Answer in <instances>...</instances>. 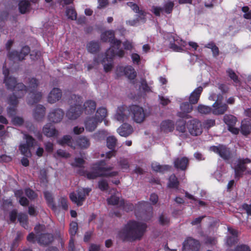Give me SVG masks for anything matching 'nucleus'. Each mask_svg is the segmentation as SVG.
I'll use <instances>...</instances> for the list:
<instances>
[{"instance_id": "nucleus-17", "label": "nucleus", "mask_w": 251, "mask_h": 251, "mask_svg": "<svg viewBox=\"0 0 251 251\" xmlns=\"http://www.w3.org/2000/svg\"><path fill=\"white\" fill-rule=\"evenodd\" d=\"M29 52V48L28 46H25L22 48L20 52L13 51L8 52V56L10 60H13L14 61H21L23 60L25 56L27 55Z\"/></svg>"}, {"instance_id": "nucleus-13", "label": "nucleus", "mask_w": 251, "mask_h": 251, "mask_svg": "<svg viewBox=\"0 0 251 251\" xmlns=\"http://www.w3.org/2000/svg\"><path fill=\"white\" fill-rule=\"evenodd\" d=\"M126 4L128 6L130 7L134 12L138 14V17L136 19L127 21L126 22L127 24L131 26H135L137 25L140 20L145 21L146 13L142 10L140 9L139 7L136 4L132 2H128Z\"/></svg>"}, {"instance_id": "nucleus-20", "label": "nucleus", "mask_w": 251, "mask_h": 251, "mask_svg": "<svg viewBox=\"0 0 251 251\" xmlns=\"http://www.w3.org/2000/svg\"><path fill=\"white\" fill-rule=\"evenodd\" d=\"M211 151L218 154L225 160H227L230 157V151L226 146L219 145L217 146H212L210 148Z\"/></svg>"}, {"instance_id": "nucleus-34", "label": "nucleus", "mask_w": 251, "mask_h": 251, "mask_svg": "<svg viewBox=\"0 0 251 251\" xmlns=\"http://www.w3.org/2000/svg\"><path fill=\"white\" fill-rule=\"evenodd\" d=\"M83 106L85 114H89L94 112L96 105L95 101L88 100L84 103Z\"/></svg>"}, {"instance_id": "nucleus-51", "label": "nucleus", "mask_w": 251, "mask_h": 251, "mask_svg": "<svg viewBox=\"0 0 251 251\" xmlns=\"http://www.w3.org/2000/svg\"><path fill=\"white\" fill-rule=\"evenodd\" d=\"M119 165L122 170H127L129 167V163L126 159L121 158L119 162Z\"/></svg>"}, {"instance_id": "nucleus-18", "label": "nucleus", "mask_w": 251, "mask_h": 251, "mask_svg": "<svg viewBox=\"0 0 251 251\" xmlns=\"http://www.w3.org/2000/svg\"><path fill=\"white\" fill-rule=\"evenodd\" d=\"M199 247L198 241L188 237L183 243L182 251H198Z\"/></svg>"}, {"instance_id": "nucleus-7", "label": "nucleus", "mask_w": 251, "mask_h": 251, "mask_svg": "<svg viewBox=\"0 0 251 251\" xmlns=\"http://www.w3.org/2000/svg\"><path fill=\"white\" fill-rule=\"evenodd\" d=\"M166 44L172 50L176 52H182L187 45L186 41L175 33H170L167 35Z\"/></svg>"}, {"instance_id": "nucleus-1", "label": "nucleus", "mask_w": 251, "mask_h": 251, "mask_svg": "<svg viewBox=\"0 0 251 251\" xmlns=\"http://www.w3.org/2000/svg\"><path fill=\"white\" fill-rule=\"evenodd\" d=\"M9 71L6 68V64L3 67V74L4 75V83L8 89L13 90V95L9 97L8 103L12 107H9L7 109V113L9 116H12L16 114L15 106L18 103V99L22 98L26 93L29 94L28 103L33 104L39 101L42 96L41 92H37L36 89L38 85V80L31 78L28 79L27 86H25L22 83H17L15 77H9Z\"/></svg>"}, {"instance_id": "nucleus-21", "label": "nucleus", "mask_w": 251, "mask_h": 251, "mask_svg": "<svg viewBox=\"0 0 251 251\" xmlns=\"http://www.w3.org/2000/svg\"><path fill=\"white\" fill-rule=\"evenodd\" d=\"M251 162L248 158L239 159L237 163L234 166L235 177H239L246 170L245 164Z\"/></svg>"}, {"instance_id": "nucleus-42", "label": "nucleus", "mask_w": 251, "mask_h": 251, "mask_svg": "<svg viewBox=\"0 0 251 251\" xmlns=\"http://www.w3.org/2000/svg\"><path fill=\"white\" fill-rule=\"evenodd\" d=\"M87 48L89 52L91 53L95 52L99 49V44L97 42L91 41L87 44Z\"/></svg>"}, {"instance_id": "nucleus-32", "label": "nucleus", "mask_w": 251, "mask_h": 251, "mask_svg": "<svg viewBox=\"0 0 251 251\" xmlns=\"http://www.w3.org/2000/svg\"><path fill=\"white\" fill-rule=\"evenodd\" d=\"M99 123L95 118H87L85 122V126L87 131L92 132L97 127Z\"/></svg>"}, {"instance_id": "nucleus-53", "label": "nucleus", "mask_w": 251, "mask_h": 251, "mask_svg": "<svg viewBox=\"0 0 251 251\" xmlns=\"http://www.w3.org/2000/svg\"><path fill=\"white\" fill-rule=\"evenodd\" d=\"M215 124V121L213 119H207L203 122V126L205 128L209 129Z\"/></svg>"}, {"instance_id": "nucleus-25", "label": "nucleus", "mask_w": 251, "mask_h": 251, "mask_svg": "<svg viewBox=\"0 0 251 251\" xmlns=\"http://www.w3.org/2000/svg\"><path fill=\"white\" fill-rule=\"evenodd\" d=\"M117 131L120 136L126 137L133 132V128L131 125L124 123L117 129Z\"/></svg>"}, {"instance_id": "nucleus-50", "label": "nucleus", "mask_w": 251, "mask_h": 251, "mask_svg": "<svg viewBox=\"0 0 251 251\" xmlns=\"http://www.w3.org/2000/svg\"><path fill=\"white\" fill-rule=\"evenodd\" d=\"M55 158H68L70 156V154L62 150H58L56 153L54 155Z\"/></svg>"}, {"instance_id": "nucleus-19", "label": "nucleus", "mask_w": 251, "mask_h": 251, "mask_svg": "<svg viewBox=\"0 0 251 251\" xmlns=\"http://www.w3.org/2000/svg\"><path fill=\"white\" fill-rule=\"evenodd\" d=\"M223 120L227 126L229 131L234 134H237L239 133V129L234 127L237 122V119L235 116L231 115H225Z\"/></svg>"}, {"instance_id": "nucleus-16", "label": "nucleus", "mask_w": 251, "mask_h": 251, "mask_svg": "<svg viewBox=\"0 0 251 251\" xmlns=\"http://www.w3.org/2000/svg\"><path fill=\"white\" fill-rule=\"evenodd\" d=\"M223 97H219L212 106V113L215 115L224 114L228 109V105L222 102Z\"/></svg>"}, {"instance_id": "nucleus-60", "label": "nucleus", "mask_w": 251, "mask_h": 251, "mask_svg": "<svg viewBox=\"0 0 251 251\" xmlns=\"http://www.w3.org/2000/svg\"><path fill=\"white\" fill-rule=\"evenodd\" d=\"M234 251H251L249 246L245 245L237 246Z\"/></svg>"}, {"instance_id": "nucleus-45", "label": "nucleus", "mask_w": 251, "mask_h": 251, "mask_svg": "<svg viewBox=\"0 0 251 251\" xmlns=\"http://www.w3.org/2000/svg\"><path fill=\"white\" fill-rule=\"evenodd\" d=\"M106 140L107 147L109 149L113 150L117 143L116 138L113 136H111L108 137Z\"/></svg>"}, {"instance_id": "nucleus-4", "label": "nucleus", "mask_w": 251, "mask_h": 251, "mask_svg": "<svg viewBox=\"0 0 251 251\" xmlns=\"http://www.w3.org/2000/svg\"><path fill=\"white\" fill-rule=\"evenodd\" d=\"M105 163L104 161H100L94 164L91 172L80 173L81 175H84L89 179H93L99 176H104L112 177L118 175L117 171L110 172L113 167H105Z\"/></svg>"}, {"instance_id": "nucleus-44", "label": "nucleus", "mask_w": 251, "mask_h": 251, "mask_svg": "<svg viewBox=\"0 0 251 251\" xmlns=\"http://www.w3.org/2000/svg\"><path fill=\"white\" fill-rule=\"evenodd\" d=\"M198 111L201 114H207L212 112V107L210 106L200 104L197 107Z\"/></svg>"}, {"instance_id": "nucleus-11", "label": "nucleus", "mask_w": 251, "mask_h": 251, "mask_svg": "<svg viewBox=\"0 0 251 251\" xmlns=\"http://www.w3.org/2000/svg\"><path fill=\"white\" fill-rule=\"evenodd\" d=\"M114 119L120 123H125L130 119L129 106L122 105L117 108L114 115Z\"/></svg>"}, {"instance_id": "nucleus-2", "label": "nucleus", "mask_w": 251, "mask_h": 251, "mask_svg": "<svg viewBox=\"0 0 251 251\" xmlns=\"http://www.w3.org/2000/svg\"><path fill=\"white\" fill-rule=\"evenodd\" d=\"M100 39L102 42H109L110 48L108 49L105 55V57L102 60L104 71L107 72L110 71L113 67L112 60L114 56L122 57L125 54L124 51L120 48L121 41L115 38L114 31L109 30L103 32L100 35Z\"/></svg>"}, {"instance_id": "nucleus-48", "label": "nucleus", "mask_w": 251, "mask_h": 251, "mask_svg": "<svg viewBox=\"0 0 251 251\" xmlns=\"http://www.w3.org/2000/svg\"><path fill=\"white\" fill-rule=\"evenodd\" d=\"M78 229L77 223L75 222H72L70 223L69 233L71 236L73 237L75 236L77 232Z\"/></svg>"}, {"instance_id": "nucleus-23", "label": "nucleus", "mask_w": 251, "mask_h": 251, "mask_svg": "<svg viewBox=\"0 0 251 251\" xmlns=\"http://www.w3.org/2000/svg\"><path fill=\"white\" fill-rule=\"evenodd\" d=\"M175 129V123L170 120L163 121L160 125L161 132L167 133L173 131Z\"/></svg>"}, {"instance_id": "nucleus-12", "label": "nucleus", "mask_w": 251, "mask_h": 251, "mask_svg": "<svg viewBox=\"0 0 251 251\" xmlns=\"http://www.w3.org/2000/svg\"><path fill=\"white\" fill-rule=\"evenodd\" d=\"M24 138L26 140V143L21 144L19 150L23 155L26 157H29L31 155L30 148L33 146L35 140L32 136L26 134H24Z\"/></svg>"}, {"instance_id": "nucleus-22", "label": "nucleus", "mask_w": 251, "mask_h": 251, "mask_svg": "<svg viewBox=\"0 0 251 251\" xmlns=\"http://www.w3.org/2000/svg\"><path fill=\"white\" fill-rule=\"evenodd\" d=\"M192 104L187 102H182L180 105V111L177 112V115L182 118H189L190 117L188 113L192 111L193 106Z\"/></svg>"}, {"instance_id": "nucleus-27", "label": "nucleus", "mask_w": 251, "mask_h": 251, "mask_svg": "<svg viewBox=\"0 0 251 251\" xmlns=\"http://www.w3.org/2000/svg\"><path fill=\"white\" fill-rule=\"evenodd\" d=\"M62 96V92L60 89L53 88L50 92L48 98L49 102L53 103L58 101Z\"/></svg>"}, {"instance_id": "nucleus-58", "label": "nucleus", "mask_w": 251, "mask_h": 251, "mask_svg": "<svg viewBox=\"0 0 251 251\" xmlns=\"http://www.w3.org/2000/svg\"><path fill=\"white\" fill-rule=\"evenodd\" d=\"M60 206L64 210H67L68 208L67 199L66 198H61L59 199Z\"/></svg>"}, {"instance_id": "nucleus-49", "label": "nucleus", "mask_w": 251, "mask_h": 251, "mask_svg": "<svg viewBox=\"0 0 251 251\" xmlns=\"http://www.w3.org/2000/svg\"><path fill=\"white\" fill-rule=\"evenodd\" d=\"M174 6V2L170 1L165 3L164 5L163 8H162L166 13L170 14L172 12Z\"/></svg>"}, {"instance_id": "nucleus-46", "label": "nucleus", "mask_w": 251, "mask_h": 251, "mask_svg": "<svg viewBox=\"0 0 251 251\" xmlns=\"http://www.w3.org/2000/svg\"><path fill=\"white\" fill-rule=\"evenodd\" d=\"M179 182L174 175H171L169 179L168 186L170 188H177Z\"/></svg>"}, {"instance_id": "nucleus-57", "label": "nucleus", "mask_w": 251, "mask_h": 251, "mask_svg": "<svg viewBox=\"0 0 251 251\" xmlns=\"http://www.w3.org/2000/svg\"><path fill=\"white\" fill-rule=\"evenodd\" d=\"M242 11L244 13L243 17L247 19H251V11L249 10L248 6H244L242 8Z\"/></svg>"}, {"instance_id": "nucleus-5", "label": "nucleus", "mask_w": 251, "mask_h": 251, "mask_svg": "<svg viewBox=\"0 0 251 251\" xmlns=\"http://www.w3.org/2000/svg\"><path fill=\"white\" fill-rule=\"evenodd\" d=\"M57 142L62 146L66 144L73 149L78 148L81 149H85L90 146V140L84 136L79 137L75 141H74L71 136L65 135Z\"/></svg>"}, {"instance_id": "nucleus-26", "label": "nucleus", "mask_w": 251, "mask_h": 251, "mask_svg": "<svg viewBox=\"0 0 251 251\" xmlns=\"http://www.w3.org/2000/svg\"><path fill=\"white\" fill-rule=\"evenodd\" d=\"M228 231L230 235L227 236L226 244L227 246L231 247L237 242L238 232L236 229L231 227H228Z\"/></svg>"}, {"instance_id": "nucleus-35", "label": "nucleus", "mask_w": 251, "mask_h": 251, "mask_svg": "<svg viewBox=\"0 0 251 251\" xmlns=\"http://www.w3.org/2000/svg\"><path fill=\"white\" fill-rule=\"evenodd\" d=\"M44 194L48 206H50L54 211H55L56 210V206L54 203L51 194L48 191H45L44 192Z\"/></svg>"}, {"instance_id": "nucleus-59", "label": "nucleus", "mask_w": 251, "mask_h": 251, "mask_svg": "<svg viewBox=\"0 0 251 251\" xmlns=\"http://www.w3.org/2000/svg\"><path fill=\"white\" fill-rule=\"evenodd\" d=\"M163 8L161 7L153 6L151 8V11L156 16H160Z\"/></svg>"}, {"instance_id": "nucleus-6", "label": "nucleus", "mask_w": 251, "mask_h": 251, "mask_svg": "<svg viewBox=\"0 0 251 251\" xmlns=\"http://www.w3.org/2000/svg\"><path fill=\"white\" fill-rule=\"evenodd\" d=\"M69 103L70 104V108L67 112L66 116L70 119H75L80 116L82 112V98L76 95H73L69 100Z\"/></svg>"}, {"instance_id": "nucleus-36", "label": "nucleus", "mask_w": 251, "mask_h": 251, "mask_svg": "<svg viewBox=\"0 0 251 251\" xmlns=\"http://www.w3.org/2000/svg\"><path fill=\"white\" fill-rule=\"evenodd\" d=\"M107 115V110L106 108L103 107L99 108L96 112V120L101 123Z\"/></svg>"}, {"instance_id": "nucleus-62", "label": "nucleus", "mask_w": 251, "mask_h": 251, "mask_svg": "<svg viewBox=\"0 0 251 251\" xmlns=\"http://www.w3.org/2000/svg\"><path fill=\"white\" fill-rule=\"evenodd\" d=\"M176 130L182 134L185 133L186 130L184 123L182 122L181 124H178L176 126Z\"/></svg>"}, {"instance_id": "nucleus-39", "label": "nucleus", "mask_w": 251, "mask_h": 251, "mask_svg": "<svg viewBox=\"0 0 251 251\" xmlns=\"http://www.w3.org/2000/svg\"><path fill=\"white\" fill-rule=\"evenodd\" d=\"M152 170L155 172H163L165 171L168 170L171 167L169 165H160L159 164L154 162L151 164Z\"/></svg>"}, {"instance_id": "nucleus-24", "label": "nucleus", "mask_w": 251, "mask_h": 251, "mask_svg": "<svg viewBox=\"0 0 251 251\" xmlns=\"http://www.w3.org/2000/svg\"><path fill=\"white\" fill-rule=\"evenodd\" d=\"M64 115V112L61 109H56L50 112L48 116L50 121L58 123L61 121Z\"/></svg>"}, {"instance_id": "nucleus-54", "label": "nucleus", "mask_w": 251, "mask_h": 251, "mask_svg": "<svg viewBox=\"0 0 251 251\" xmlns=\"http://www.w3.org/2000/svg\"><path fill=\"white\" fill-rule=\"evenodd\" d=\"M98 186L101 191L107 190L108 187L107 181L104 179H101L99 181Z\"/></svg>"}, {"instance_id": "nucleus-63", "label": "nucleus", "mask_w": 251, "mask_h": 251, "mask_svg": "<svg viewBox=\"0 0 251 251\" xmlns=\"http://www.w3.org/2000/svg\"><path fill=\"white\" fill-rule=\"evenodd\" d=\"M159 99L160 103L164 106L168 105L171 102V100L168 98L163 96H159Z\"/></svg>"}, {"instance_id": "nucleus-52", "label": "nucleus", "mask_w": 251, "mask_h": 251, "mask_svg": "<svg viewBox=\"0 0 251 251\" xmlns=\"http://www.w3.org/2000/svg\"><path fill=\"white\" fill-rule=\"evenodd\" d=\"M226 73L228 74L229 77L233 80L235 83H238L239 80L237 75H236L235 72L231 69H228L226 71Z\"/></svg>"}, {"instance_id": "nucleus-47", "label": "nucleus", "mask_w": 251, "mask_h": 251, "mask_svg": "<svg viewBox=\"0 0 251 251\" xmlns=\"http://www.w3.org/2000/svg\"><path fill=\"white\" fill-rule=\"evenodd\" d=\"M107 135V132L105 130H100L95 133L93 135V138L97 141L104 140Z\"/></svg>"}, {"instance_id": "nucleus-31", "label": "nucleus", "mask_w": 251, "mask_h": 251, "mask_svg": "<svg viewBox=\"0 0 251 251\" xmlns=\"http://www.w3.org/2000/svg\"><path fill=\"white\" fill-rule=\"evenodd\" d=\"M43 131L45 135L47 137H54L57 135L58 131L55 127L51 124H46L43 128Z\"/></svg>"}, {"instance_id": "nucleus-10", "label": "nucleus", "mask_w": 251, "mask_h": 251, "mask_svg": "<svg viewBox=\"0 0 251 251\" xmlns=\"http://www.w3.org/2000/svg\"><path fill=\"white\" fill-rule=\"evenodd\" d=\"M186 127L188 132L192 136H199L202 132L201 123L198 119H193L188 121L186 123Z\"/></svg>"}, {"instance_id": "nucleus-38", "label": "nucleus", "mask_w": 251, "mask_h": 251, "mask_svg": "<svg viewBox=\"0 0 251 251\" xmlns=\"http://www.w3.org/2000/svg\"><path fill=\"white\" fill-rule=\"evenodd\" d=\"M19 9L20 12L24 14L28 11L30 9V3L27 0H21L19 3Z\"/></svg>"}, {"instance_id": "nucleus-33", "label": "nucleus", "mask_w": 251, "mask_h": 251, "mask_svg": "<svg viewBox=\"0 0 251 251\" xmlns=\"http://www.w3.org/2000/svg\"><path fill=\"white\" fill-rule=\"evenodd\" d=\"M241 131L243 134L248 135L251 132V121L245 119L241 122Z\"/></svg>"}, {"instance_id": "nucleus-28", "label": "nucleus", "mask_w": 251, "mask_h": 251, "mask_svg": "<svg viewBox=\"0 0 251 251\" xmlns=\"http://www.w3.org/2000/svg\"><path fill=\"white\" fill-rule=\"evenodd\" d=\"M188 159L186 157L176 158L174 160V164L175 167L177 169L181 170H185L188 165Z\"/></svg>"}, {"instance_id": "nucleus-41", "label": "nucleus", "mask_w": 251, "mask_h": 251, "mask_svg": "<svg viewBox=\"0 0 251 251\" xmlns=\"http://www.w3.org/2000/svg\"><path fill=\"white\" fill-rule=\"evenodd\" d=\"M205 48L211 49L213 56L216 57L219 54V50L218 48L216 46L215 44L213 42H210L204 46Z\"/></svg>"}, {"instance_id": "nucleus-30", "label": "nucleus", "mask_w": 251, "mask_h": 251, "mask_svg": "<svg viewBox=\"0 0 251 251\" xmlns=\"http://www.w3.org/2000/svg\"><path fill=\"white\" fill-rule=\"evenodd\" d=\"M45 108L42 105H37L34 110L33 117L38 121H41L44 117Z\"/></svg>"}, {"instance_id": "nucleus-37", "label": "nucleus", "mask_w": 251, "mask_h": 251, "mask_svg": "<svg viewBox=\"0 0 251 251\" xmlns=\"http://www.w3.org/2000/svg\"><path fill=\"white\" fill-rule=\"evenodd\" d=\"M125 74L130 79H133L136 76V73L131 66H128L124 68Z\"/></svg>"}, {"instance_id": "nucleus-14", "label": "nucleus", "mask_w": 251, "mask_h": 251, "mask_svg": "<svg viewBox=\"0 0 251 251\" xmlns=\"http://www.w3.org/2000/svg\"><path fill=\"white\" fill-rule=\"evenodd\" d=\"M44 228V226L38 225H37L34 230L37 234V240L38 243L40 245H46L50 244L53 240V236L51 234H43L39 235V232L40 230H43Z\"/></svg>"}, {"instance_id": "nucleus-55", "label": "nucleus", "mask_w": 251, "mask_h": 251, "mask_svg": "<svg viewBox=\"0 0 251 251\" xmlns=\"http://www.w3.org/2000/svg\"><path fill=\"white\" fill-rule=\"evenodd\" d=\"M26 196L29 199H34L37 197L36 193L31 189L29 188L25 189V190Z\"/></svg>"}, {"instance_id": "nucleus-29", "label": "nucleus", "mask_w": 251, "mask_h": 251, "mask_svg": "<svg viewBox=\"0 0 251 251\" xmlns=\"http://www.w3.org/2000/svg\"><path fill=\"white\" fill-rule=\"evenodd\" d=\"M202 90L203 88L201 86H199L195 89L190 94L189 97V103L193 104L197 103L199 100Z\"/></svg>"}, {"instance_id": "nucleus-40", "label": "nucleus", "mask_w": 251, "mask_h": 251, "mask_svg": "<svg viewBox=\"0 0 251 251\" xmlns=\"http://www.w3.org/2000/svg\"><path fill=\"white\" fill-rule=\"evenodd\" d=\"M18 220L23 227L25 229H28V217L26 214L22 213L19 214Z\"/></svg>"}, {"instance_id": "nucleus-43", "label": "nucleus", "mask_w": 251, "mask_h": 251, "mask_svg": "<svg viewBox=\"0 0 251 251\" xmlns=\"http://www.w3.org/2000/svg\"><path fill=\"white\" fill-rule=\"evenodd\" d=\"M66 14L68 18L72 20H75L76 19L77 14L75 9L72 7H68L66 11Z\"/></svg>"}, {"instance_id": "nucleus-3", "label": "nucleus", "mask_w": 251, "mask_h": 251, "mask_svg": "<svg viewBox=\"0 0 251 251\" xmlns=\"http://www.w3.org/2000/svg\"><path fill=\"white\" fill-rule=\"evenodd\" d=\"M146 228L145 224L131 221L119 232V236L124 240L140 239L143 236Z\"/></svg>"}, {"instance_id": "nucleus-61", "label": "nucleus", "mask_w": 251, "mask_h": 251, "mask_svg": "<svg viewBox=\"0 0 251 251\" xmlns=\"http://www.w3.org/2000/svg\"><path fill=\"white\" fill-rule=\"evenodd\" d=\"M12 122L14 125L20 126L23 123L24 120L23 118L21 117H14L12 119Z\"/></svg>"}, {"instance_id": "nucleus-15", "label": "nucleus", "mask_w": 251, "mask_h": 251, "mask_svg": "<svg viewBox=\"0 0 251 251\" xmlns=\"http://www.w3.org/2000/svg\"><path fill=\"white\" fill-rule=\"evenodd\" d=\"M107 201L109 204L113 205L119 204V206L126 211L132 210L134 208L132 204L126 203L123 200L120 201L119 196L116 195H112L107 199Z\"/></svg>"}, {"instance_id": "nucleus-8", "label": "nucleus", "mask_w": 251, "mask_h": 251, "mask_svg": "<svg viewBox=\"0 0 251 251\" xmlns=\"http://www.w3.org/2000/svg\"><path fill=\"white\" fill-rule=\"evenodd\" d=\"M130 117L137 123L143 122L146 117L145 111L142 107L138 105L132 104L129 106Z\"/></svg>"}, {"instance_id": "nucleus-9", "label": "nucleus", "mask_w": 251, "mask_h": 251, "mask_svg": "<svg viewBox=\"0 0 251 251\" xmlns=\"http://www.w3.org/2000/svg\"><path fill=\"white\" fill-rule=\"evenodd\" d=\"M91 191V188H80L76 192H72L70 194L71 200L77 206L82 205L85 197Z\"/></svg>"}, {"instance_id": "nucleus-56", "label": "nucleus", "mask_w": 251, "mask_h": 251, "mask_svg": "<svg viewBox=\"0 0 251 251\" xmlns=\"http://www.w3.org/2000/svg\"><path fill=\"white\" fill-rule=\"evenodd\" d=\"M84 163V160L81 158H75V162L72 163V165L75 167H81Z\"/></svg>"}, {"instance_id": "nucleus-64", "label": "nucleus", "mask_w": 251, "mask_h": 251, "mask_svg": "<svg viewBox=\"0 0 251 251\" xmlns=\"http://www.w3.org/2000/svg\"><path fill=\"white\" fill-rule=\"evenodd\" d=\"M123 46L126 50H131L133 48L132 42L128 40H126L123 43Z\"/></svg>"}]
</instances>
